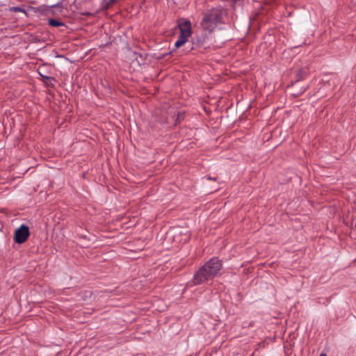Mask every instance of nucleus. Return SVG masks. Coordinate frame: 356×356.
Wrapping results in <instances>:
<instances>
[{
    "label": "nucleus",
    "mask_w": 356,
    "mask_h": 356,
    "mask_svg": "<svg viewBox=\"0 0 356 356\" xmlns=\"http://www.w3.org/2000/svg\"><path fill=\"white\" fill-rule=\"evenodd\" d=\"M222 268L221 261L213 258L201 267L194 275L193 280L188 285H198L212 280Z\"/></svg>",
    "instance_id": "1"
},
{
    "label": "nucleus",
    "mask_w": 356,
    "mask_h": 356,
    "mask_svg": "<svg viewBox=\"0 0 356 356\" xmlns=\"http://www.w3.org/2000/svg\"><path fill=\"white\" fill-rule=\"evenodd\" d=\"M222 10L219 8H212L207 12L201 22L203 29L209 33L213 31L222 22Z\"/></svg>",
    "instance_id": "2"
},
{
    "label": "nucleus",
    "mask_w": 356,
    "mask_h": 356,
    "mask_svg": "<svg viewBox=\"0 0 356 356\" xmlns=\"http://www.w3.org/2000/svg\"><path fill=\"white\" fill-rule=\"evenodd\" d=\"M29 236V227L25 225H22L17 228L14 234V239L17 243H22L26 241Z\"/></svg>",
    "instance_id": "3"
},
{
    "label": "nucleus",
    "mask_w": 356,
    "mask_h": 356,
    "mask_svg": "<svg viewBox=\"0 0 356 356\" xmlns=\"http://www.w3.org/2000/svg\"><path fill=\"white\" fill-rule=\"evenodd\" d=\"M180 34L190 37L191 35V24L189 20L180 19L178 22Z\"/></svg>",
    "instance_id": "4"
},
{
    "label": "nucleus",
    "mask_w": 356,
    "mask_h": 356,
    "mask_svg": "<svg viewBox=\"0 0 356 356\" xmlns=\"http://www.w3.org/2000/svg\"><path fill=\"white\" fill-rule=\"evenodd\" d=\"M188 38H189V37L180 34L178 40L175 43V47L176 48H179V47H181L186 42V41L188 40Z\"/></svg>",
    "instance_id": "5"
},
{
    "label": "nucleus",
    "mask_w": 356,
    "mask_h": 356,
    "mask_svg": "<svg viewBox=\"0 0 356 356\" xmlns=\"http://www.w3.org/2000/svg\"><path fill=\"white\" fill-rule=\"evenodd\" d=\"M49 25H51V26H54V27H58V26H60L63 25V24L61 22L58 21L54 19H50L49 20Z\"/></svg>",
    "instance_id": "6"
},
{
    "label": "nucleus",
    "mask_w": 356,
    "mask_h": 356,
    "mask_svg": "<svg viewBox=\"0 0 356 356\" xmlns=\"http://www.w3.org/2000/svg\"><path fill=\"white\" fill-rule=\"evenodd\" d=\"M10 10L13 12H20L23 13H26V10L24 8L19 7V6H14L10 8Z\"/></svg>",
    "instance_id": "7"
},
{
    "label": "nucleus",
    "mask_w": 356,
    "mask_h": 356,
    "mask_svg": "<svg viewBox=\"0 0 356 356\" xmlns=\"http://www.w3.org/2000/svg\"><path fill=\"white\" fill-rule=\"evenodd\" d=\"M115 1H117V0H110V3H115Z\"/></svg>",
    "instance_id": "8"
},
{
    "label": "nucleus",
    "mask_w": 356,
    "mask_h": 356,
    "mask_svg": "<svg viewBox=\"0 0 356 356\" xmlns=\"http://www.w3.org/2000/svg\"><path fill=\"white\" fill-rule=\"evenodd\" d=\"M320 356H326L325 354H321Z\"/></svg>",
    "instance_id": "9"
}]
</instances>
